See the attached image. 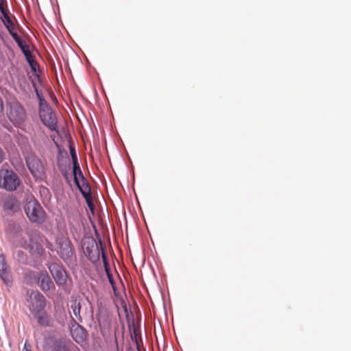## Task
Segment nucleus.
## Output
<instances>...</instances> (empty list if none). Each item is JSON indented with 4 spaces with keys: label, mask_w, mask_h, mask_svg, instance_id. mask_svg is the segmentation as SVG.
<instances>
[{
    "label": "nucleus",
    "mask_w": 351,
    "mask_h": 351,
    "mask_svg": "<svg viewBox=\"0 0 351 351\" xmlns=\"http://www.w3.org/2000/svg\"><path fill=\"white\" fill-rule=\"evenodd\" d=\"M8 119L16 127H21L25 121L27 113L25 108L16 100L8 102L7 110Z\"/></svg>",
    "instance_id": "1"
},
{
    "label": "nucleus",
    "mask_w": 351,
    "mask_h": 351,
    "mask_svg": "<svg viewBox=\"0 0 351 351\" xmlns=\"http://www.w3.org/2000/svg\"><path fill=\"white\" fill-rule=\"evenodd\" d=\"M21 181L17 176L12 170L6 169H0V187L7 191H14L20 185Z\"/></svg>",
    "instance_id": "2"
},
{
    "label": "nucleus",
    "mask_w": 351,
    "mask_h": 351,
    "mask_svg": "<svg viewBox=\"0 0 351 351\" xmlns=\"http://www.w3.org/2000/svg\"><path fill=\"white\" fill-rule=\"evenodd\" d=\"M26 304L34 314L44 310L46 302L45 297L38 291L28 290L26 292Z\"/></svg>",
    "instance_id": "3"
},
{
    "label": "nucleus",
    "mask_w": 351,
    "mask_h": 351,
    "mask_svg": "<svg viewBox=\"0 0 351 351\" xmlns=\"http://www.w3.org/2000/svg\"><path fill=\"white\" fill-rule=\"evenodd\" d=\"M25 212L27 217L32 222L41 223L45 221V211L36 199L29 200L26 203Z\"/></svg>",
    "instance_id": "4"
},
{
    "label": "nucleus",
    "mask_w": 351,
    "mask_h": 351,
    "mask_svg": "<svg viewBox=\"0 0 351 351\" xmlns=\"http://www.w3.org/2000/svg\"><path fill=\"white\" fill-rule=\"evenodd\" d=\"M57 253L64 261L69 259L73 254L71 242L66 234L58 236L56 240Z\"/></svg>",
    "instance_id": "5"
},
{
    "label": "nucleus",
    "mask_w": 351,
    "mask_h": 351,
    "mask_svg": "<svg viewBox=\"0 0 351 351\" xmlns=\"http://www.w3.org/2000/svg\"><path fill=\"white\" fill-rule=\"evenodd\" d=\"M1 206L5 213L14 215L20 211L21 202L14 195H7L1 202Z\"/></svg>",
    "instance_id": "6"
},
{
    "label": "nucleus",
    "mask_w": 351,
    "mask_h": 351,
    "mask_svg": "<svg viewBox=\"0 0 351 351\" xmlns=\"http://www.w3.org/2000/svg\"><path fill=\"white\" fill-rule=\"evenodd\" d=\"M26 164L34 178H42L44 173V167L39 158L34 155L28 156L26 158Z\"/></svg>",
    "instance_id": "7"
},
{
    "label": "nucleus",
    "mask_w": 351,
    "mask_h": 351,
    "mask_svg": "<svg viewBox=\"0 0 351 351\" xmlns=\"http://www.w3.org/2000/svg\"><path fill=\"white\" fill-rule=\"evenodd\" d=\"M49 269L58 285H64L66 282L67 275L64 269L58 263H51Z\"/></svg>",
    "instance_id": "8"
},
{
    "label": "nucleus",
    "mask_w": 351,
    "mask_h": 351,
    "mask_svg": "<svg viewBox=\"0 0 351 351\" xmlns=\"http://www.w3.org/2000/svg\"><path fill=\"white\" fill-rule=\"evenodd\" d=\"M52 348L53 351H80L73 343L64 338L56 339Z\"/></svg>",
    "instance_id": "9"
},
{
    "label": "nucleus",
    "mask_w": 351,
    "mask_h": 351,
    "mask_svg": "<svg viewBox=\"0 0 351 351\" xmlns=\"http://www.w3.org/2000/svg\"><path fill=\"white\" fill-rule=\"evenodd\" d=\"M96 317L102 333L110 329L111 318L108 310L101 309L100 312L97 313Z\"/></svg>",
    "instance_id": "10"
},
{
    "label": "nucleus",
    "mask_w": 351,
    "mask_h": 351,
    "mask_svg": "<svg viewBox=\"0 0 351 351\" xmlns=\"http://www.w3.org/2000/svg\"><path fill=\"white\" fill-rule=\"evenodd\" d=\"M39 116L45 125L48 127L51 130H56L57 121L51 108L45 110V111H39Z\"/></svg>",
    "instance_id": "11"
},
{
    "label": "nucleus",
    "mask_w": 351,
    "mask_h": 351,
    "mask_svg": "<svg viewBox=\"0 0 351 351\" xmlns=\"http://www.w3.org/2000/svg\"><path fill=\"white\" fill-rule=\"evenodd\" d=\"M0 278L7 286L10 287L12 285V275L8 266L5 256L3 254H0Z\"/></svg>",
    "instance_id": "12"
},
{
    "label": "nucleus",
    "mask_w": 351,
    "mask_h": 351,
    "mask_svg": "<svg viewBox=\"0 0 351 351\" xmlns=\"http://www.w3.org/2000/svg\"><path fill=\"white\" fill-rule=\"evenodd\" d=\"M10 33L11 34L13 39L17 43L19 48L23 51V54L26 57L27 60L29 62L30 65L33 68L32 62L30 60L32 58V55L29 51V46L27 45L26 42L21 38V37L16 32H13L11 29H9Z\"/></svg>",
    "instance_id": "13"
},
{
    "label": "nucleus",
    "mask_w": 351,
    "mask_h": 351,
    "mask_svg": "<svg viewBox=\"0 0 351 351\" xmlns=\"http://www.w3.org/2000/svg\"><path fill=\"white\" fill-rule=\"evenodd\" d=\"M71 335L73 339L77 343H81L86 340V332L85 329L78 322L72 324L71 327Z\"/></svg>",
    "instance_id": "14"
},
{
    "label": "nucleus",
    "mask_w": 351,
    "mask_h": 351,
    "mask_svg": "<svg viewBox=\"0 0 351 351\" xmlns=\"http://www.w3.org/2000/svg\"><path fill=\"white\" fill-rule=\"evenodd\" d=\"M38 284L43 291H49L53 286L51 279L46 271L39 273Z\"/></svg>",
    "instance_id": "15"
},
{
    "label": "nucleus",
    "mask_w": 351,
    "mask_h": 351,
    "mask_svg": "<svg viewBox=\"0 0 351 351\" xmlns=\"http://www.w3.org/2000/svg\"><path fill=\"white\" fill-rule=\"evenodd\" d=\"M71 309L72 311L70 313L72 319L75 322V323L81 322L82 321V317L80 315V303L77 302L76 300L74 301L71 305Z\"/></svg>",
    "instance_id": "16"
},
{
    "label": "nucleus",
    "mask_w": 351,
    "mask_h": 351,
    "mask_svg": "<svg viewBox=\"0 0 351 351\" xmlns=\"http://www.w3.org/2000/svg\"><path fill=\"white\" fill-rule=\"evenodd\" d=\"M36 318L38 324L43 326H48L51 324L50 316L43 310L38 312V313L33 314Z\"/></svg>",
    "instance_id": "17"
},
{
    "label": "nucleus",
    "mask_w": 351,
    "mask_h": 351,
    "mask_svg": "<svg viewBox=\"0 0 351 351\" xmlns=\"http://www.w3.org/2000/svg\"><path fill=\"white\" fill-rule=\"evenodd\" d=\"M75 184L82 195L91 193L90 186L86 181L85 178L84 180H80L77 182H75Z\"/></svg>",
    "instance_id": "18"
},
{
    "label": "nucleus",
    "mask_w": 351,
    "mask_h": 351,
    "mask_svg": "<svg viewBox=\"0 0 351 351\" xmlns=\"http://www.w3.org/2000/svg\"><path fill=\"white\" fill-rule=\"evenodd\" d=\"M73 165V177H74V182H77L78 181H80V180H84V177L82 174V172L80 169V165H79V163L77 162L76 165Z\"/></svg>",
    "instance_id": "19"
},
{
    "label": "nucleus",
    "mask_w": 351,
    "mask_h": 351,
    "mask_svg": "<svg viewBox=\"0 0 351 351\" xmlns=\"http://www.w3.org/2000/svg\"><path fill=\"white\" fill-rule=\"evenodd\" d=\"M83 197H84L89 209L92 212H93L94 208H95V205L93 203V198L92 194L91 193L86 194L85 195H83Z\"/></svg>",
    "instance_id": "20"
},
{
    "label": "nucleus",
    "mask_w": 351,
    "mask_h": 351,
    "mask_svg": "<svg viewBox=\"0 0 351 351\" xmlns=\"http://www.w3.org/2000/svg\"><path fill=\"white\" fill-rule=\"evenodd\" d=\"M0 10L2 12L3 16L5 19V23L8 25V29H10V26H14V23H13L12 21L11 20V19L8 16V14L5 12L3 5L1 4H0Z\"/></svg>",
    "instance_id": "21"
},
{
    "label": "nucleus",
    "mask_w": 351,
    "mask_h": 351,
    "mask_svg": "<svg viewBox=\"0 0 351 351\" xmlns=\"http://www.w3.org/2000/svg\"><path fill=\"white\" fill-rule=\"evenodd\" d=\"M101 256H102V261H103V263H104V269H105V271L106 272H108V271H110V265H109V263H108V258H107V256L103 248H101Z\"/></svg>",
    "instance_id": "22"
},
{
    "label": "nucleus",
    "mask_w": 351,
    "mask_h": 351,
    "mask_svg": "<svg viewBox=\"0 0 351 351\" xmlns=\"http://www.w3.org/2000/svg\"><path fill=\"white\" fill-rule=\"evenodd\" d=\"M50 107L45 99L39 97V111H45L49 109Z\"/></svg>",
    "instance_id": "23"
},
{
    "label": "nucleus",
    "mask_w": 351,
    "mask_h": 351,
    "mask_svg": "<svg viewBox=\"0 0 351 351\" xmlns=\"http://www.w3.org/2000/svg\"><path fill=\"white\" fill-rule=\"evenodd\" d=\"M70 154L71 156L73 165H76L77 162H78V160H77V156L76 154L75 149L73 147L70 146Z\"/></svg>",
    "instance_id": "24"
},
{
    "label": "nucleus",
    "mask_w": 351,
    "mask_h": 351,
    "mask_svg": "<svg viewBox=\"0 0 351 351\" xmlns=\"http://www.w3.org/2000/svg\"><path fill=\"white\" fill-rule=\"evenodd\" d=\"M106 275H107V277H108L110 284L111 285L113 289H114L115 282L113 279L112 274L110 273V271H108V272H106Z\"/></svg>",
    "instance_id": "25"
},
{
    "label": "nucleus",
    "mask_w": 351,
    "mask_h": 351,
    "mask_svg": "<svg viewBox=\"0 0 351 351\" xmlns=\"http://www.w3.org/2000/svg\"><path fill=\"white\" fill-rule=\"evenodd\" d=\"M97 312H100L101 309L107 310V308L103 305L102 301L98 300L97 302Z\"/></svg>",
    "instance_id": "26"
},
{
    "label": "nucleus",
    "mask_w": 351,
    "mask_h": 351,
    "mask_svg": "<svg viewBox=\"0 0 351 351\" xmlns=\"http://www.w3.org/2000/svg\"><path fill=\"white\" fill-rule=\"evenodd\" d=\"M5 158V154L3 151L0 148V163L3 162Z\"/></svg>",
    "instance_id": "27"
},
{
    "label": "nucleus",
    "mask_w": 351,
    "mask_h": 351,
    "mask_svg": "<svg viewBox=\"0 0 351 351\" xmlns=\"http://www.w3.org/2000/svg\"><path fill=\"white\" fill-rule=\"evenodd\" d=\"M23 351H32L31 348H30V346L27 345V343H25L24 345V348H23Z\"/></svg>",
    "instance_id": "28"
},
{
    "label": "nucleus",
    "mask_w": 351,
    "mask_h": 351,
    "mask_svg": "<svg viewBox=\"0 0 351 351\" xmlns=\"http://www.w3.org/2000/svg\"><path fill=\"white\" fill-rule=\"evenodd\" d=\"M3 110V101L1 99V98L0 97V113H1Z\"/></svg>",
    "instance_id": "29"
}]
</instances>
